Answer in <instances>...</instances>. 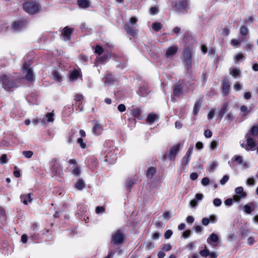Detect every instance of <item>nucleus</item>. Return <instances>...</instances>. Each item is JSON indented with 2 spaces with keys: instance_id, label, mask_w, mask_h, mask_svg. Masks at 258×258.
<instances>
[{
  "instance_id": "obj_1",
  "label": "nucleus",
  "mask_w": 258,
  "mask_h": 258,
  "mask_svg": "<svg viewBox=\"0 0 258 258\" xmlns=\"http://www.w3.org/2000/svg\"><path fill=\"white\" fill-rule=\"evenodd\" d=\"M245 138L247 141L245 147V149L251 151L255 150V141L258 138V125L253 126Z\"/></svg>"
},
{
  "instance_id": "obj_2",
  "label": "nucleus",
  "mask_w": 258,
  "mask_h": 258,
  "mask_svg": "<svg viewBox=\"0 0 258 258\" xmlns=\"http://www.w3.org/2000/svg\"><path fill=\"white\" fill-rule=\"evenodd\" d=\"M24 10L30 15L39 13L41 10L40 5L35 1H29L23 5Z\"/></svg>"
},
{
  "instance_id": "obj_3",
  "label": "nucleus",
  "mask_w": 258,
  "mask_h": 258,
  "mask_svg": "<svg viewBox=\"0 0 258 258\" xmlns=\"http://www.w3.org/2000/svg\"><path fill=\"white\" fill-rule=\"evenodd\" d=\"M192 48L191 47H188L184 49L182 59L185 63L187 69L190 70L191 68Z\"/></svg>"
},
{
  "instance_id": "obj_4",
  "label": "nucleus",
  "mask_w": 258,
  "mask_h": 258,
  "mask_svg": "<svg viewBox=\"0 0 258 258\" xmlns=\"http://www.w3.org/2000/svg\"><path fill=\"white\" fill-rule=\"evenodd\" d=\"M0 83L2 84L3 87L6 90H9L16 86V84L10 80L9 77L3 74L0 76Z\"/></svg>"
},
{
  "instance_id": "obj_5",
  "label": "nucleus",
  "mask_w": 258,
  "mask_h": 258,
  "mask_svg": "<svg viewBox=\"0 0 258 258\" xmlns=\"http://www.w3.org/2000/svg\"><path fill=\"white\" fill-rule=\"evenodd\" d=\"M123 240L122 232L117 230L112 233L111 243L116 245L121 244Z\"/></svg>"
},
{
  "instance_id": "obj_6",
  "label": "nucleus",
  "mask_w": 258,
  "mask_h": 258,
  "mask_svg": "<svg viewBox=\"0 0 258 258\" xmlns=\"http://www.w3.org/2000/svg\"><path fill=\"white\" fill-rule=\"evenodd\" d=\"M234 162H237V164L242 165L244 168H247V163L244 162L242 157L240 156H234L228 162L229 165L232 168L235 167Z\"/></svg>"
},
{
  "instance_id": "obj_7",
  "label": "nucleus",
  "mask_w": 258,
  "mask_h": 258,
  "mask_svg": "<svg viewBox=\"0 0 258 258\" xmlns=\"http://www.w3.org/2000/svg\"><path fill=\"white\" fill-rule=\"evenodd\" d=\"M22 71L24 74L25 75V79L29 81H32L33 79V72L31 68L25 63L22 68Z\"/></svg>"
},
{
  "instance_id": "obj_8",
  "label": "nucleus",
  "mask_w": 258,
  "mask_h": 258,
  "mask_svg": "<svg viewBox=\"0 0 258 258\" xmlns=\"http://www.w3.org/2000/svg\"><path fill=\"white\" fill-rule=\"evenodd\" d=\"M27 22L26 21L19 20L13 23L12 28L16 31H19L25 28Z\"/></svg>"
},
{
  "instance_id": "obj_9",
  "label": "nucleus",
  "mask_w": 258,
  "mask_h": 258,
  "mask_svg": "<svg viewBox=\"0 0 258 258\" xmlns=\"http://www.w3.org/2000/svg\"><path fill=\"white\" fill-rule=\"evenodd\" d=\"M188 7L187 0H178L175 5V7L179 12H183Z\"/></svg>"
},
{
  "instance_id": "obj_10",
  "label": "nucleus",
  "mask_w": 258,
  "mask_h": 258,
  "mask_svg": "<svg viewBox=\"0 0 258 258\" xmlns=\"http://www.w3.org/2000/svg\"><path fill=\"white\" fill-rule=\"evenodd\" d=\"M180 144H178L171 148L169 154L168 155V158L170 160H173L175 159V157L179 150Z\"/></svg>"
},
{
  "instance_id": "obj_11",
  "label": "nucleus",
  "mask_w": 258,
  "mask_h": 258,
  "mask_svg": "<svg viewBox=\"0 0 258 258\" xmlns=\"http://www.w3.org/2000/svg\"><path fill=\"white\" fill-rule=\"evenodd\" d=\"M257 204L255 202L249 203L243 206V211L247 214H251L255 210Z\"/></svg>"
},
{
  "instance_id": "obj_12",
  "label": "nucleus",
  "mask_w": 258,
  "mask_h": 258,
  "mask_svg": "<svg viewBox=\"0 0 258 258\" xmlns=\"http://www.w3.org/2000/svg\"><path fill=\"white\" fill-rule=\"evenodd\" d=\"M54 113L53 111L47 113L46 114L45 117L41 120V122L43 124H46L49 122H52L54 121Z\"/></svg>"
},
{
  "instance_id": "obj_13",
  "label": "nucleus",
  "mask_w": 258,
  "mask_h": 258,
  "mask_svg": "<svg viewBox=\"0 0 258 258\" xmlns=\"http://www.w3.org/2000/svg\"><path fill=\"white\" fill-rule=\"evenodd\" d=\"M124 28L126 33L131 36L135 37L137 35V30L130 24H125L124 26Z\"/></svg>"
},
{
  "instance_id": "obj_14",
  "label": "nucleus",
  "mask_w": 258,
  "mask_h": 258,
  "mask_svg": "<svg viewBox=\"0 0 258 258\" xmlns=\"http://www.w3.org/2000/svg\"><path fill=\"white\" fill-rule=\"evenodd\" d=\"M103 131V127L101 124L97 122L93 123V127L92 128V132L94 135H100L101 134Z\"/></svg>"
},
{
  "instance_id": "obj_15",
  "label": "nucleus",
  "mask_w": 258,
  "mask_h": 258,
  "mask_svg": "<svg viewBox=\"0 0 258 258\" xmlns=\"http://www.w3.org/2000/svg\"><path fill=\"white\" fill-rule=\"evenodd\" d=\"M235 193L238 196H234V199L237 201H239L240 198H243L246 195L245 193L243 192V188L241 186L237 187L235 189Z\"/></svg>"
},
{
  "instance_id": "obj_16",
  "label": "nucleus",
  "mask_w": 258,
  "mask_h": 258,
  "mask_svg": "<svg viewBox=\"0 0 258 258\" xmlns=\"http://www.w3.org/2000/svg\"><path fill=\"white\" fill-rule=\"evenodd\" d=\"M74 31V28H69L68 27H66L63 29L62 32L61 33V35H62L67 40H69L70 39L71 35L73 32Z\"/></svg>"
},
{
  "instance_id": "obj_17",
  "label": "nucleus",
  "mask_w": 258,
  "mask_h": 258,
  "mask_svg": "<svg viewBox=\"0 0 258 258\" xmlns=\"http://www.w3.org/2000/svg\"><path fill=\"white\" fill-rule=\"evenodd\" d=\"M21 201L25 205H27L28 203H31L32 202V198L31 194H24L20 196Z\"/></svg>"
},
{
  "instance_id": "obj_18",
  "label": "nucleus",
  "mask_w": 258,
  "mask_h": 258,
  "mask_svg": "<svg viewBox=\"0 0 258 258\" xmlns=\"http://www.w3.org/2000/svg\"><path fill=\"white\" fill-rule=\"evenodd\" d=\"M203 198V195L202 194H197L196 197L194 199L192 200L190 202V206L191 208H194L197 205L199 201L202 200Z\"/></svg>"
},
{
  "instance_id": "obj_19",
  "label": "nucleus",
  "mask_w": 258,
  "mask_h": 258,
  "mask_svg": "<svg viewBox=\"0 0 258 258\" xmlns=\"http://www.w3.org/2000/svg\"><path fill=\"white\" fill-rule=\"evenodd\" d=\"M177 47L175 46L169 47L166 51V56L167 57H172L177 52Z\"/></svg>"
},
{
  "instance_id": "obj_20",
  "label": "nucleus",
  "mask_w": 258,
  "mask_h": 258,
  "mask_svg": "<svg viewBox=\"0 0 258 258\" xmlns=\"http://www.w3.org/2000/svg\"><path fill=\"white\" fill-rule=\"evenodd\" d=\"M77 4L81 8L86 9L90 6V2L89 0H78Z\"/></svg>"
},
{
  "instance_id": "obj_21",
  "label": "nucleus",
  "mask_w": 258,
  "mask_h": 258,
  "mask_svg": "<svg viewBox=\"0 0 258 258\" xmlns=\"http://www.w3.org/2000/svg\"><path fill=\"white\" fill-rule=\"evenodd\" d=\"M218 163L215 161H210L207 165V169L209 172H213L218 167Z\"/></svg>"
},
{
  "instance_id": "obj_22",
  "label": "nucleus",
  "mask_w": 258,
  "mask_h": 258,
  "mask_svg": "<svg viewBox=\"0 0 258 258\" xmlns=\"http://www.w3.org/2000/svg\"><path fill=\"white\" fill-rule=\"evenodd\" d=\"M52 171L56 175H60V166L56 160L54 161V164L52 166Z\"/></svg>"
},
{
  "instance_id": "obj_23",
  "label": "nucleus",
  "mask_w": 258,
  "mask_h": 258,
  "mask_svg": "<svg viewBox=\"0 0 258 258\" xmlns=\"http://www.w3.org/2000/svg\"><path fill=\"white\" fill-rule=\"evenodd\" d=\"M229 88L230 85L228 80L227 79L224 80L222 86L223 93L225 95L227 94L228 93Z\"/></svg>"
},
{
  "instance_id": "obj_24",
  "label": "nucleus",
  "mask_w": 258,
  "mask_h": 258,
  "mask_svg": "<svg viewBox=\"0 0 258 258\" xmlns=\"http://www.w3.org/2000/svg\"><path fill=\"white\" fill-rule=\"evenodd\" d=\"M85 186V183L82 179H79L75 184V187L79 190H82Z\"/></svg>"
},
{
  "instance_id": "obj_25",
  "label": "nucleus",
  "mask_w": 258,
  "mask_h": 258,
  "mask_svg": "<svg viewBox=\"0 0 258 258\" xmlns=\"http://www.w3.org/2000/svg\"><path fill=\"white\" fill-rule=\"evenodd\" d=\"M182 87L181 84L175 86L173 89V95L175 96H179L181 93Z\"/></svg>"
},
{
  "instance_id": "obj_26",
  "label": "nucleus",
  "mask_w": 258,
  "mask_h": 258,
  "mask_svg": "<svg viewBox=\"0 0 258 258\" xmlns=\"http://www.w3.org/2000/svg\"><path fill=\"white\" fill-rule=\"evenodd\" d=\"M228 106V102H225L222 105L221 110L219 112V115L221 116V117H223L224 115L225 114V113L227 111Z\"/></svg>"
},
{
  "instance_id": "obj_27",
  "label": "nucleus",
  "mask_w": 258,
  "mask_h": 258,
  "mask_svg": "<svg viewBox=\"0 0 258 258\" xmlns=\"http://www.w3.org/2000/svg\"><path fill=\"white\" fill-rule=\"evenodd\" d=\"M138 93L142 96H145L148 93V89L147 86H143L140 87Z\"/></svg>"
},
{
  "instance_id": "obj_28",
  "label": "nucleus",
  "mask_w": 258,
  "mask_h": 258,
  "mask_svg": "<svg viewBox=\"0 0 258 258\" xmlns=\"http://www.w3.org/2000/svg\"><path fill=\"white\" fill-rule=\"evenodd\" d=\"M230 74L235 78L240 77V71L238 69L233 68L230 70Z\"/></svg>"
},
{
  "instance_id": "obj_29",
  "label": "nucleus",
  "mask_w": 258,
  "mask_h": 258,
  "mask_svg": "<svg viewBox=\"0 0 258 258\" xmlns=\"http://www.w3.org/2000/svg\"><path fill=\"white\" fill-rule=\"evenodd\" d=\"M218 241V237L215 233H212L207 239V242L212 244V242H217Z\"/></svg>"
},
{
  "instance_id": "obj_30",
  "label": "nucleus",
  "mask_w": 258,
  "mask_h": 258,
  "mask_svg": "<svg viewBox=\"0 0 258 258\" xmlns=\"http://www.w3.org/2000/svg\"><path fill=\"white\" fill-rule=\"evenodd\" d=\"M52 76L53 79L56 81L61 82L62 81V77L61 75L56 71L52 72Z\"/></svg>"
},
{
  "instance_id": "obj_31",
  "label": "nucleus",
  "mask_w": 258,
  "mask_h": 258,
  "mask_svg": "<svg viewBox=\"0 0 258 258\" xmlns=\"http://www.w3.org/2000/svg\"><path fill=\"white\" fill-rule=\"evenodd\" d=\"M156 172V169L154 167H150L149 168L146 173V175L148 178L151 179L152 178L153 175Z\"/></svg>"
},
{
  "instance_id": "obj_32",
  "label": "nucleus",
  "mask_w": 258,
  "mask_h": 258,
  "mask_svg": "<svg viewBox=\"0 0 258 258\" xmlns=\"http://www.w3.org/2000/svg\"><path fill=\"white\" fill-rule=\"evenodd\" d=\"M79 76L80 72L78 70H75L70 74V78L72 81H75L78 78Z\"/></svg>"
},
{
  "instance_id": "obj_33",
  "label": "nucleus",
  "mask_w": 258,
  "mask_h": 258,
  "mask_svg": "<svg viewBox=\"0 0 258 258\" xmlns=\"http://www.w3.org/2000/svg\"><path fill=\"white\" fill-rule=\"evenodd\" d=\"M157 118V115L155 114H150L147 118V121L149 123H152Z\"/></svg>"
},
{
  "instance_id": "obj_34",
  "label": "nucleus",
  "mask_w": 258,
  "mask_h": 258,
  "mask_svg": "<svg viewBox=\"0 0 258 258\" xmlns=\"http://www.w3.org/2000/svg\"><path fill=\"white\" fill-rule=\"evenodd\" d=\"M81 172V168L78 165H76L75 168L72 171V174L77 177L80 176Z\"/></svg>"
},
{
  "instance_id": "obj_35",
  "label": "nucleus",
  "mask_w": 258,
  "mask_h": 258,
  "mask_svg": "<svg viewBox=\"0 0 258 258\" xmlns=\"http://www.w3.org/2000/svg\"><path fill=\"white\" fill-rule=\"evenodd\" d=\"M201 103L200 101H197L194 105L193 112L197 115L201 108Z\"/></svg>"
},
{
  "instance_id": "obj_36",
  "label": "nucleus",
  "mask_w": 258,
  "mask_h": 258,
  "mask_svg": "<svg viewBox=\"0 0 258 258\" xmlns=\"http://www.w3.org/2000/svg\"><path fill=\"white\" fill-rule=\"evenodd\" d=\"M162 25L160 23H158V22H156V23H153L152 24V29L156 31V32H158L159 31L160 29H161L162 28Z\"/></svg>"
},
{
  "instance_id": "obj_37",
  "label": "nucleus",
  "mask_w": 258,
  "mask_h": 258,
  "mask_svg": "<svg viewBox=\"0 0 258 258\" xmlns=\"http://www.w3.org/2000/svg\"><path fill=\"white\" fill-rule=\"evenodd\" d=\"M240 111L244 115H246L250 113V110H248L247 107L245 105H242L240 107Z\"/></svg>"
},
{
  "instance_id": "obj_38",
  "label": "nucleus",
  "mask_w": 258,
  "mask_h": 258,
  "mask_svg": "<svg viewBox=\"0 0 258 258\" xmlns=\"http://www.w3.org/2000/svg\"><path fill=\"white\" fill-rule=\"evenodd\" d=\"M133 115L136 118H139L141 116V110L139 108H134L133 109Z\"/></svg>"
},
{
  "instance_id": "obj_39",
  "label": "nucleus",
  "mask_w": 258,
  "mask_h": 258,
  "mask_svg": "<svg viewBox=\"0 0 258 258\" xmlns=\"http://www.w3.org/2000/svg\"><path fill=\"white\" fill-rule=\"evenodd\" d=\"M77 143L80 145L81 148L85 149L86 148V143L85 142H84L82 138H79L77 139Z\"/></svg>"
},
{
  "instance_id": "obj_40",
  "label": "nucleus",
  "mask_w": 258,
  "mask_h": 258,
  "mask_svg": "<svg viewBox=\"0 0 258 258\" xmlns=\"http://www.w3.org/2000/svg\"><path fill=\"white\" fill-rule=\"evenodd\" d=\"M240 33L242 36H246L248 33V30L246 27L242 26L240 29Z\"/></svg>"
},
{
  "instance_id": "obj_41",
  "label": "nucleus",
  "mask_w": 258,
  "mask_h": 258,
  "mask_svg": "<svg viewBox=\"0 0 258 258\" xmlns=\"http://www.w3.org/2000/svg\"><path fill=\"white\" fill-rule=\"evenodd\" d=\"M190 158H189L188 157H187L186 156L184 155L182 158L181 159V164L182 165H187L190 160Z\"/></svg>"
},
{
  "instance_id": "obj_42",
  "label": "nucleus",
  "mask_w": 258,
  "mask_h": 258,
  "mask_svg": "<svg viewBox=\"0 0 258 258\" xmlns=\"http://www.w3.org/2000/svg\"><path fill=\"white\" fill-rule=\"evenodd\" d=\"M22 154L27 158H30L33 155L31 151H24L22 152Z\"/></svg>"
},
{
  "instance_id": "obj_43",
  "label": "nucleus",
  "mask_w": 258,
  "mask_h": 258,
  "mask_svg": "<svg viewBox=\"0 0 258 258\" xmlns=\"http://www.w3.org/2000/svg\"><path fill=\"white\" fill-rule=\"evenodd\" d=\"M172 246L169 243L163 244L162 245V249L163 251H168L171 249Z\"/></svg>"
},
{
  "instance_id": "obj_44",
  "label": "nucleus",
  "mask_w": 258,
  "mask_h": 258,
  "mask_svg": "<svg viewBox=\"0 0 258 258\" xmlns=\"http://www.w3.org/2000/svg\"><path fill=\"white\" fill-rule=\"evenodd\" d=\"M218 142L217 141H213L211 142V144H210V149L211 150H215L218 146Z\"/></svg>"
},
{
  "instance_id": "obj_45",
  "label": "nucleus",
  "mask_w": 258,
  "mask_h": 258,
  "mask_svg": "<svg viewBox=\"0 0 258 258\" xmlns=\"http://www.w3.org/2000/svg\"><path fill=\"white\" fill-rule=\"evenodd\" d=\"M201 256L203 257H206L209 255L210 254V251L209 250L206 249V247H205V248L202 250H201L200 252Z\"/></svg>"
},
{
  "instance_id": "obj_46",
  "label": "nucleus",
  "mask_w": 258,
  "mask_h": 258,
  "mask_svg": "<svg viewBox=\"0 0 258 258\" xmlns=\"http://www.w3.org/2000/svg\"><path fill=\"white\" fill-rule=\"evenodd\" d=\"M8 162V158L6 154H3L2 155L0 158V163L2 164H6Z\"/></svg>"
},
{
  "instance_id": "obj_47",
  "label": "nucleus",
  "mask_w": 258,
  "mask_h": 258,
  "mask_svg": "<svg viewBox=\"0 0 258 258\" xmlns=\"http://www.w3.org/2000/svg\"><path fill=\"white\" fill-rule=\"evenodd\" d=\"M103 52V48L99 45H97L95 47V52L98 55H101Z\"/></svg>"
},
{
  "instance_id": "obj_48",
  "label": "nucleus",
  "mask_w": 258,
  "mask_h": 258,
  "mask_svg": "<svg viewBox=\"0 0 258 258\" xmlns=\"http://www.w3.org/2000/svg\"><path fill=\"white\" fill-rule=\"evenodd\" d=\"M227 239L228 241H235L236 239V235L234 233H230L227 236Z\"/></svg>"
},
{
  "instance_id": "obj_49",
  "label": "nucleus",
  "mask_w": 258,
  "mask_h": 258,
  "mask_svg": "<svg viewBox=\"0 0 258 258\" xmlns=\"http://www.w3.org/2000/svg\"><path fill=\"white\" fill-rule=\"evenodd\" d=\"M225 118L227 120L232 121L234 118V116L232 113L230 112L226 115Z\"/></svg>"
},
{
  "instance_id": "obj_50",
  "label": "nucleus",
  "mask_w": 258,
  "mask_h": 258,
  "mask_svg": "<svg viewBox=\"0 0 258 258\" xmlns=\"http://www.w3.org/2000/svg\"><path fill=\"white\" fill-rule=\"evenodd\" d=\"M221 204V200L219 198H216L213 200V204L216 207H219Z\"/></svg>"
},
{
  "instance_id": "obj_51",
  "label": "nucleus",
  "mask_w": 258,
  "mask_h": 258,
  "mask_svg": "<svg viewBox=\"0 0 258 258\" xmlns=\"http://www.w3.org/2000/svg\"><path fill=\"white\" fill-rule=\"evenodd\" d=\"M105 212V208L103 207L98 206L96 208V213L98 214L103 213Z\"/></svg>"
},
{
  "instance_id": "obj_52",
  "label": "nucleus",
  "mask_w": 258,
  "mask_h": 258,
  "mask_svg": "<svg viewBox=\"0 0 258 258\" xmlns=\"http://www.w3.org/2000/svg\"><path fill=\"white\" fill-rule=\"evenodd\" d=\"M241 41L238 39H232L231 41V44L233 46H237L240 44Z\"/></svg>"
},
{
  "instance_id": "obj_53",
  "label": "nucleus",
  "mask_w": 258,
  "mask_h": 258,
  "mask_svg": "<svg viewBox=\"0 0 258 258\" xmlns=\"http://www.w3.org/2000/svg\"><path fill=\"white\" fill-rule=\"evenodd\" d=\"M74 99L76 100V102H80L81 100L83 99V96L82 94H77L75 96Z\"/></svg>"
},
{
  "instance_id": "obj_54",
  "label": "nucleus",
  "mask_w": 258,
  "mask_h": 258,
  "mask_svg": "<svg viewBox=\"0 0 258 258\" xmlns=\"http://www.w3.org/2000/svg\"><path fill=\"white\" fill-rule=\"evenodd\" d=\"M138 21V19L136 17H132L130 18L129 20V23L128 24H130L132 25H134L137 23Z\"/></svg>"
},
{
  "instance_id": "obj_55",
  "label": "nucleus",
  "mask_w": 258,
  "mask_h": 258,
  "mask_svg": "<svg viewBox=\"0 0 258 258\" xmlns=\"http://www.w3.org/2000/svg\"><path fill=\"white\" fill-rule=\"evenodd\" d=\"M229 180V176L228 175H224L222 179L220 180V183L222 185L225 184Z\"/></svg>"
},
{
  "instance_id": "obj_56",
  "label": "nucleus",
  "mask_w": 258,
  "mask_h": 258,
  "mask_svg": "<svg viewBox=\"0 0 258 258\" xmlns=\"http://www.w3.org/2000/svg\"><path fill=\"white\" fill-rule=\"evenodd\" d=\"M172 231L171 230H167L165 234H164V237L165 239H169L170 238L171 235H172Z\"/></svg>"
},
{
  "instance_id": "obj_57",
  "label": "nucleus",
  "mask_w": 258,
  "mask_h": 258,
  "mask_svg": "<svg viewBox=\"0 0 258 258\" xmlns=\"http://www.w3.org/2000/svg\"><path fill=\"white\" fill-rule=\"evenodd\" d=\"M210 182V179L208 177H204L202 180V184L204 186H207L208 185Z\"/></svg>"
},
{
  "instance_id": "obj_58",
  "label": "nucleus",
  "mask_w": 258,
  "mask_h": 258,
  "mask_svg": "<svg viewBox=\"0 0 258 258\" xmlns=\"http://www.w3.org/2000/svg\"><path fill=\"white\" fill-rule=\"evenodd\" d=\"M193 149H194V147L193 146H191L190 147L187 152L185 154V156H186L187 157H188L189 158H191V154H192V150H193Z\"/></svg>"
},
{
  "instance_id": "obj_59",
  "label": "nucleus",
  "mask_w": 258,
  "mask_h": 258,
  "mask_svg": "<svg viewBox=\"0 0 258 258\" xmlns=\"http://www.w3.org/2000/svg\"><path fill=\"white\" fill-rule=\"evenodd\" d=\"M80 59L83 63H85L88 61V57L85 55L81 54L80 56Z\"/></svg>"
},
{
  "instance_id": "obj_60",
  "label": "nucleus",
  "mask_w": 258,
  "mask_h": 258,
  "mask_svg": "<svg viewBox=\"0 0 258 258\" xmlns=\"http://www.w3.org/2000/svg\"><path fill=\"white\" fill-rule=\"evenodd\" d=\"M204 136L206 138H209L212 136V133L209 130H207L204 132Z\"/></svg>"
},
{
  "instance_id": "obj_61",
  "label": "nucleus",
  "mask_w": 258,
  "mask_h": 258,
  "mask_svg": "<svg viewBox=\"0 0 258 258\" xmlns=\"http://www.w3.org/2000/svg\"><path fill=\"white\" fill-rule=\"evenodd\" d=\"M135 183L134 180L133 179H129L126 181V187L130 188Z\"/></svg>"
},
{
  "instance_id": "obj_62",
  "label": "nucleus",
  "mask_w": 258,
  "mask_h": 258,
  "mask_svg": "<svg viewBox=\"0 0 258 258\" xmlns=\"http://www.w3.org/2000/svg\"><path fill=\"white\" fill-rule=\"evenodd\" d=\"M117 109L120 112H123L125 110L126 107L124 104H120L118 106Z\"/></svg>"
},
{
  "instance_id": "obj_63",
  "label": "nucleus",
  "mask_w": 258,
  "mask_h": 258,
  "mask_svg": "<svg viewBox=\"0 0 258 258\" xmlns=\"http://www.w3.org/2000/svg\"><path fill=\"white\" fill-rule=\"evenodd\" d=\"M225 205L230 206L232 205L233 200L231 198H228L225 201Z\"/></svg>"
},
{
  "instance_id": "obj_64",
  "label": "nucleus",
  "mask_w": 258,
  "mask_h": 258,
  "mask_svg": "<svg viewBox=\"0 0 258 258\" xmlns=\"http://www.w3.org/2000/svg\"><path fill=\"white\" fill-rule=\"evenodd\" d=\"M202 223L205 226L208 225L210 223V219L208 218H204L202 220Z\"/></svg>"
}]
</instances>
